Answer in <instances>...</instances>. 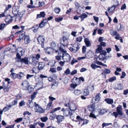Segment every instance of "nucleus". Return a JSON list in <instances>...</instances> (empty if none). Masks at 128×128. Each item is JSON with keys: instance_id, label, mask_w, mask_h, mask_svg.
Instances as JSON below:
<instances>
[{"instance_id": "nucleus-35", "label": "nucleus", "mask_w": 128, "mask_h": 128, "mask_svg": "<svg viewBox=\"0 0 128 128\" xmlns=\"http://www.w3.org/2000/svg\"><path fill=\"white\" fill-rule=\"evenodd\" d=\"M21 56L20 55L19 52L17 53L16 54V57L15 58L16 61L18 62V60H21Z\"/></svg>"}, {"instance_id": "nucleus-55", "label": "nucleus", "mask_w": 128, "mask_h": 128, "mask_svg": "<svg viewBox=\"0 0 128 128\" xmlns=\"http://www.w3.org/2000/svg\"><path fill=\"white\" fill-rule=\"evenodd\" d=\"M6 25L5 24L1 23L0 25V30H2Z\"/></svg>"}, {"instance_id": "nucleus-36", "label": "nucleus", "mask_w": 128, "mask_h": 128, "mask_svg": "<svg viewBox=\"0 0 128 128\" xmlns=\"http://www.w3.org/2000/svg\"><path fill=\"white\" fill-rule=\"evenodd\" d=\"M17 77L18 78L20 79L24 76V73L22 72H19L17 74Z\"/></svg>"}, {"instance_id": "nucleus-48", "label": "nucleus", "mask_w": 128, "mask_h": 128, "mask_svg": "<svg viewBox=\"0 0 128 128\" xmlns=\"http://www.w3.org/2000/svg\"><path fill=\"white\" fill-rule=\"evenodd\" d=\"M104 72L105 74H106L110 73L111 71L109 69L105 68L104 70Z\"/></svg>"}, {"instance_id": "nucleus-29", "label": "nucleus", "mask_w": 128, "mask_h": 128, "mask_svg": "<svg viewBox=\"0 0 128 128\" xmlns=\"http://www.w3.org/2000/svg\"><path fill=\"white\" fill-rule=\"evenodd\" d=\"M3 83L4 85L3 87V90L5 92H8L9 90V89L10 88V87L8 86H5V83L4 82H3Z\"/></svg>"}, {"instance_id": "nucleus-25", "label": "nucleus", "mask_w": 128, "mask_h": 128, "mask_svg": "<svg viewBox=\"0 0 128 128\" xmlns=\"http://www.w3.org/2000/svg\"><path fill=\"white\" fill-rule=\"evenodd\" d=\"M94 54V53L93 52L91 51H89L86 54V56H88V58H92Z\"/></svg>"}, {"instance_id": "nucleus-43", "label": "nucleus", "mask_w": 128, "mask_h": 128, "mask_svg": "<svg viewBox=\"0 0 128 128\" xmlns=\"http://www.w3.org/2000/svg\"><path fill=\"white\" fill-rule=\"evenodd\" d=\"M40 119L42 122H46L48 120V118L46 116L40 118Z\"/></svg>"}, {"instance_id": "nucleus-37", "label": "nucleus", "mask_w": 128, "mask_h": 128, "mask_svg": "<svg viewBox=\"0 0 128 128\" xmlns=\"http://www.w3.org/2000/svg\"><path fill=\"white\" fill-rule=\"evenodd\" d=\"M10 76L12 79H15L17 78V74L14 72H12Z\"/></svg>"}, {"instance_id": "nucleus-33", "label": "nucleus", "mask_w": 128, "mask_h": 128, "mask_svg": "<svg viewBox=\"0 0 128 128\" xmlns=\"http://www.w3.org/2000/svg\"><path fill=\"white\" fill-rule=\"evenodd\" d=\"M76 81L78 82V84H80V80H82V82H84V78L82 77H80L79 78H76Z\"/></svg>"}, {"instance_id": "nucleus-61", "label": "nucleus", "mask_w": 128, "mask_h": 128, "mask_svg": "<svg viewBox=\"0 0 128 128\" xmlns=\"http://www.w3.org/2000/svg\"><path fill=\"white\" fill-rule=\"evenodd\" d=\"M77 60L74 58H73L72 60V61L71 62V65H73L75 63L77 62Z\"/></svg>"}, {"instance_id": "nucleus-63", "label": "nucleus", "mask_w": 128, "mask_h": 128, "mask_svg": "<svg viewBox=\"0 0 128 128\" xmlns=\"http://www.w3.org/2000/svg\"><path fill=\"white\" fill-rule=\"evenodd\" d=\"M49 99L50 100V101L52 102V101L56 100V98H55L50 96L49 97Z\"/></svg>"}, {"instance_id": "nucleus-13", "label": "nucleus", "mask_w": 128, "mask_h": 128, "mask_svg": "<svg viewBox=\"0 0 128 128\" xmlns=\"http://www.w3.org/2000/svg\"><path fill=\"white\" fill-rule=\"evenodd\" d=\"M100 94L98 93L96 94V95L95 96V98L93 97L92 100V102L93 101V100L94 99L95 101L96 102H98L100 100Z\"/></svg>"}, {"instance_id": "nucleus-14", "label": "nucleus", "mask_w": 128, "mask_h": 128, "mask_svg": "<svg viewBox=\"0 0 128 128\" xmlns=\"http://www.w3.org/2000/svg\"><path fill=\"white\" fill-rule=\"evenodd\" d=\"M117 112L118 113V114L120 116L122 115V106L119 105L116 108Z\"/></svg>"}, {"instance_id": "nucleus-28", "label": "nucleus", "mask_w": 128, "mask_h": 128, "mask_svg": "<svg viewBox=\"0 0 128 128\" xmlns=\"http://www.w3.org/2000/svg\"><path fill=\"white\" fill-rule=\"evenodd\" d=\"M61 58H62V52L61 53V51H60L58 53V55L56 56L55 58L57 60H60Z\"/></svg>"}, {"instance_id": "nucleus-51", "label": "nucleus", "mask_w": 128, "mask_h": 128, "mask_svg": "<svg viewBox=\"0 0 128 128\" xmlns=\"http://www.w3.org/2000/svg\"><path fill=\"white\" fill-rule=\"evenodd\" d=\"M75 4L76 7L77 8H82L80 6V5L77 2H75Z\"/></svg>"}, {"instance_id": "nucleus-20", "label": "nucleus", "mask_w": 128, "mask_h": 128, "mask_svg": "<svg viewBox=\"0 0 128 128\" xmlns=\"http://www.w3.org/2000/svg\"><path fill=\"white\" fill-rule=\"evenodd\" d=\"M84 42L87 47H90L91 46L90 42L88 38H85L84 39Z\"/></svg>"}, {"instance_id": "nucleus-60", "label": "nucleus", "mask_w": 128, "mask_h": 128, "mask_svg": "<svg viewBox=\"0 0 128 128\" xmlns=\"http://www.w3.org/2000/svg\"><path fill=\"white\" fill-rule=\"evenodd\" d=\"M17 101L16 99L14 100L12 102V104L13 106H15L16 105L17 103Z\"/></svg>"}, {"instance_id": "nucleus-32", "label": "nucleus", "mask_w": 128, "mask_h": 128, "mask_svg": "<svg viewBox=\"0 0 128 128\" xmlns=\"http://www.w3.org/2000/svg\"><path fill=\"white\" fill-rule=\"evenodd\" d=\"M52 101H50V102H49V103H48L46 106V110H48L50 109H52Z\"/></svg>"}, {"instance_id": "nucleus-18", "label": "nucleus", "mask_w": 128, "mask_h": 128, "mask_svg": "<svg viewBox=\"0 0 128 128\" xmlns=\"http://www.w3.org/2000/svg\"><path fill=\"white\" fill-rule=\"evenodd\" d=\"M45 66V64L43 62H40L38 64V68L40 70H42L44 68Z\"/></svg>"}, {"instance_id": "nucleus-16", "label": "nucleus", "mask_w": 128, "mask_h": 128, "mask_svg": "<svg viewBox=\"0 0 128 128\" xmlns=\"http://www.w3.org/2000/svg\"><path fill=\"white\" fill-rule=\"evenodd\" d=\"M56 118L57 120V122L59 124L64 120V118L63 116L58 115L56 116Z\"/></svg>"}, {"instance_id": "nucleus-47", "label": "nucleus", "mask_w": 128, "mask_h": 128, "mask_svg": "<svg viewBox=\"0 0 128 128\" xmlns=\"http://www.w3.org/2000/svg\"><path fill=\"white\" fill-rule=\"evenodd\" d=\"M110 34L113 35H117L118 32L116 31H114L112 30H111L110 31Z\"/></svg>"}, {"instance_id": "nucleus-34", "label": "nucleus", "mask_w": 128, "mask_h": 128, "mask_svg": "<svg viewBox=\"0 0 128 128\" xmlns=\"http://www.w3.org/2000/svg\"><path fill=\"white\" fill-rule=\"evenodd\" d=\"M124 26L121 24H120L119 26H117V30L118 31L123 30H124Z\"/></svg>"}, {"instance_id": "nucleus-26", "label": "nucleus", "mask_w": 128, "mask_h": 128, "mask_svg": "<svg viewBox=\"0 0 128 128\" xmlns=\"http://www.w3.org/2000/svg\"><path fill=\"white\" fill-rule=\"evenodd\" d=\"M18 52L20 53V55L22 56L24 54L25 51L24 49H23L22 47H20L18 48L17 49Z\"/></svg>"}, {"instance_id": "nucleus-53", "label": "nucleus", "mask_w": 128, "mask_h": 128, "mask_svg": "<svg viewBox=\"0 0 128 128\" xmlns=\"http://www.w3.org/2000/svg\"><path fill=\"white\" fill-rule=\"evenodd\" d=\"M23 118H17L15 120V122L17 123H18L21 122Z\"/></svg>"}, {"instance_id": "nucleus-46", "label": "nucleus", "mask_w": 128, "mask_h": 128, "mask_svg": "<svg viewBox=\"0 0 128 128\" xmlns=\"http://www.w3.org/2000/svg\"><path fill=\"white\" fill-rule=\"evenodd\" d=\"M54 10L56 13L58 14L60 11V8L56 7L54 9Z\"/></svg>"}, {"instance_id": "nucleus-3", "label": "nucleus", "mask_w": 128, "mask_h": 128, "mask_svg": "<svg viewBox=\"0 0 128 128\" xmlns=\"http://www.w3.org/2000/svg\"><path fill=\"white\" fill-rule=\"evenodd\" d=\"M21 87L23 90H28L29 92L30 91H32L33 90L32 88L30 87L31 89L32 90H29V88L30 86H29V84L28 82L26 80H24L23 81L21 84Z\"/></svg>"}, {"instance_id": "nucleus-39", "label": "nucleus", "mask_w": 128, "mask_h": 128, "mask_svg": "<svg viewBox=\"0 0 128 128\" xmlns=\"http://www.w3.org/2000/svg\"><path fill=\"white\" fill-rule=\"evenodd\" d=\"M40 27L38 24H36L35 27L32 28V30L34 32H36L38 30L39 27Z\"/></svg>"}, {"instance_id": "nucleus-62", "label": "nucleus", "mask_w": 128, "mask_h": 128, "mask_svg": "<svg viewBox=\"0 0 128 128\" xmlns=\"http://www.w3.org/2000/svg\"><path fill=\"white\" fill-rule=\"evenodd\" d=\"M113 7L111 8L109 7L108 8V10L109 12H112L114 10V8L112 9Z\"/></svg>"}, {"instance_id": "nucleus-41", "label": "nucleus", "mask_w": 128, "mask_h": 128, "mask_svg": "<svg viewBox=\"0 0 128 128\" xmlns=\"http://www.w3.org/2000/svg\"><path fill=\"white\" fill-rule=\"evenodd\" d=\"M89 91L88 89H86L84 90V96H87L89 95Z\"/></svg>"}, {"instance_id": "nucleus-42", "label": "nucleus", "mask_w": 128, "mask_h": 128, "mask_svg": "<svg viewBox=\"0 0 128 128\" xmlns=\"http://www.w3.org/2000/svg\"><path fill=\"white\" fill-rule=\"evenodd\" d=\"M106 54V51L102 50L100 53V54L99 56V57L100 58L102 55H103L104 56H105Z\"/></svg>"}, {"instance_id": "nucleus-56", "label": "nucleus", "mask_w": 128, "mask_h": 128, "mask_svg": "<svg viewBox=\"0 0 128 128\" xmlns=\"http://www.w3.org/2000/svg\"><path fill=\"white\" fill-rule=\"evenodd\" d=\"M116 80V77L115 76H114L111 77L110 78L109 80V81L110 82H112Z\"/></svg>"}, {"instance_id": "nucleus-31", "label": "nucleus", "mask_w": 128, "mask_h": 128, "mask_svg": "<svg viewBox=\"0 0 128 128\" xmlns=\"http://www.w3.org/2000/svg\"><path fill=\"white\" fill-rule=\"evenodd\" d=\"M88 16L87 14H82L81 15L79 16V17L81 19V21H82L84 20V18H86Z\"/></svg>"}, {"instance_id": "nucleus-21", "label": "nucleus", "mask_w": 128, "mask_h": 128, "mask_svg": "<svg viewBox=\"0 0 128 128\" xmlns=\"http://www.w3.org/2000/svg\"><path fill=\"white\" fill-rule=\"evenodd\" d=\"M12 20L11 17L10 15L8 16L5 18V21L8 24L12 22Z\"/></svg>"}, {"instance_id": "nucleus-2", "label": "nucleus", "mask_w": 128, "mask_h": 128, "mask_svg": "<svg viewBox=\"0 0 128 128\" xmlns=\"http://www.w3.org/2000/svg\"><path fill=\"white\" fill-rule=\"evenodd\" d=\"M74 108H72V107L71 108H69L64 109V108H62V111L63 112V114L64 116H70L72 114V110L75 111L76 110V106L73 105Z\"/></svg>"}, {"instance_id": "nucleus-59", "label": "nucleus", "mask_w": 128, "mask_h": 128, "mask_svg": "<svg viewBox=\"0 0 128 128\" xmlns=\"http://www.w3.org/2000/svg\"><path fill=\"white\" fill-rule=\"evenodd\" d=\"M126 75V73L124 72H122V75L120 76V78H124Z\"/></svg>"}, {"instance_id": "nucleus-15", "label": "nucleus", "mask_w": 128, "mask_h": 128, "mask_svg": "<svg viewBox=\"0 0 128 128\" xmlns=\"http://www.w3.org/2000/svg\"><path fill=\"white\" fill-rule=\"evenodd\" d=\"M92 103L93 104L89 106L88 107V108L89 111L92 112H93L94 111L96 108L94 105L95 102H92Z\"/></svg>"}, {"instance_id": "nucleus-10", "label": "nucleus", "mask_w": 128, "mask_h": 128, "mask_svg": "<svg viewBox=\"0 0 128 128\" xmlns=\"http://www.w3.org/2000/svg\"><path fill=\"white\" fill-rule=\"evenodd\" d=\"M51 48L54 50L56 52H58V46L56 45L54 42H52L51 44Z\"/></svg>"}, {"instance_id": "nucleus-19", "label": "nucleus", "mask_w": 128, "mask_h": 128, "mask_svg": "<svg viewBox=\"0 0 128 128\" xmlns=\"http://www.w3.org/2000/svg\"><path fill=\"white\" fill-rule=\"evenodd\" d=\"M26 104L27 105V106L30 108H32L34 106V104H33L32 100H28L26 103Z\"/></svg>"}, {"instance_id": "nucleus-5", "label": "nucleus", "mask_w": 128, "mask_h": 128, "mask_svg": "<svg viewBox=\"0 0 128 128\" xmlns=\"http://www.w3.org/2000/svg\"><path fill=\"white\" fill-rule=\"evenodd\" d=\"M80 44L78 43H75L72 47L69 48V50L73 52H76L80 48Z\"/></svg>"}, {"instance_id": "nucleus-45", "label": "nucleus", "mask_w": 128, "mask_h": 128, "mask_svg": "<svg viewBox=\"0 0 128 128\" xmlns=\"http://www.w3.org/2000/svg\"><path fill=\"white\" fill-rule=\"evenodd\" d=\"M74 92L76 95H78L81 93V91L80 90H75Z\"/></svg>"}, {"instance_id": "nucleus-23", "label": "nucleus", "mask_w": 128, "mask_h": 128, "mask_svg": "<svg viewBox=\"0 0 128 128\" xmlns=\"http://www.w3.org/2000/svg\"><path fill=\"white\" fill-rule=\"evenodd\" d=\"M46 15L44 12H40L39 14H37V18H40L42 17H44Z\"/></svg>"}, {"instance_id": "nucleus-27", "label": "nucleus", "mask_w": 128, "mask_h": 128, "mask_svg": "<svg viewBox=\"0 0 128 128\" xmlns=\"http://www.w3.org/2000/svg\"><path fill=\"white\" fill-rule=\"evenodd\" d=\"M99 110H100L99 111V114H103L106 113L107 112H108L107 110H107L105 108H102Z\"/></svg>"}, {"instance_id": "nucleus-57", "label": "nucleus", "mask_w": 128, "mask_h": 128, "mask_svg": "<svg viewBox=\"0 0 128 128\" xmlns=\"http://www.w3.org/2000/svg\"><path fill=\"white\" fill-rule=\"evenodd\" d=\"M82 39V36H79L76 38V40L77 41L80 42Z\"/></svg>"}, {"instance_id": "nucleus-30", "label": "nucleus", "mask_w": 128, "mask_h": 128, "mask_svg": "<svg viewBox=\"0 0 128 128\" xmlns=\"http://www.w3.org/2000/svg\"><path fill=\"white\" fill-rule=\"evenodd\" d=\"M102 46H100V45H99L98 46V47L97 48L96 51V53H100L102 50Z\"/></svg>"}, {"instance_id": "nucleus-6", "label": "nucleus", "mask_w": 128, "mask_h": 128, "mask_svg": "<svg viewBox=\"0 0 128 128\" xmlns=\"http://www.w3.org/2000/svg\"><path fill=\"white\" fill-rule=\"evenodd\" d=\"M37 40L38 44H40L42 48H44V43L45 41V38L44 36L42 35H39L37 38Z\"/></svg>"}, {"instance_id": "nucleus-11", "label": "nucleus", "mask_w": 128, "mask_h": 128, "mask_svg": "<svg viewBox=\"0 0 128 128\" xmlns=\"http://www.w3.org/2000/svg\"><path fill=\"white\" fill-rule=\"evenodd\" d=\"M48 21L47 18L43 20L39 24L40 27L41 28H43L47 24Z\"/></svg>"}, {"instance_id": "nucleus-38", "label": "nucleus", "mask_w": 128, "mask_h": 128, "mask_svg": "<svg viewBox=\"0 0 128 128\" xmlns=\"http://www.w3.org/2000/svg\"><path fill=\"white\" fill-rule=\"evenodd\" d=\"M30 4L31 5H28L27 6L28 8H32L36 7L35 6H32L33 4V2L32 0H30Z\"/></svg>"}, {"instance_id": "nucleus-49", "label": "nucleus", "mask_w": 128, "mask_h": 128, "mask_svg": "<svg viewBox=\"0 0 128 128\" xmlns=\"http://www.w3.org/2000/svg\"><path fill=\"white\" fill-rule=\"evenodd\" d=\"M70 70L69 68H67L64 72V74L66 75L69 74L70 73Z\"/></svg>"}, {"instance_id": "nucleus-54", "label": "nucleus", "mask_w": 128, "mask_h": 128, "mask_svg": "<svg viewBox=\"0 0 128 128\" xmlns=\"http://www.w3.org/2000/svg\"><path fill=\"white\" fill-rule=\"evenodd\" d=\"M63 19V18L62 17L60 18H56L55 19V20L57 22H60Z\"/></svg>"}, {"instance_id": "nucleus-22", "label": "nucleus", "mask_w": 128, "mask_h": 128, "mask_svg": "<svg viewBox=\"0 0 128 128\" xmlns=\"http://www.w3.org/2000/svg\"><path fill=\"white\" fill-rule=\"evenodd\" d=\"M24 42L26 44H28L30 42V40L28 35H26L24 38Z\"/></svg>"}, {"instance_id": "nucleus-40", "label": "nucleus", "mask_w": 128, "mask_h": 128, "mask_svg": "<svg viewBox=\"0 0 128 128\" xmlns=\"http://www.w3.org/2000/svg\"><path fill=\"white\" fill-rule=\"evenodd\" d=\"M58 85V84L56 82L53 83L52 84V88L53 89L55 88Z\"/></svg>"}, {"instance_id": "nucleus-12", "label": "nucleus", "mask_w": 128, "mask_h": 128, "mask_svg": "<svg viewBox=\"0 0 128 128\" xmlns=\"http://www.w3.org/2000/svg\"><path fill=\"white\" fill-rule=\"evenodd\" d=\"M21 62L22 63H24L26 64H28V58L27 57H24L22 58L21 60H18V62Z\"/></svg>"}, {"instance_id": "nucleus-44", "label": "nucleus", "mask_w": 128, "mask_h": 128, "mask_svg": "<svg viewBox=\"0 0 128 128\" xmlns=\"http://www.w3.org/2000/svg\"><path fill=\"white\" fill-rule=\"evenodd\" d=\"M37 94V92H34L31 95V98L32 100L36 97V96Z\"/></svg>"}, {"instance_id": "nucleus-7", "label": "nucleus", "mask_w": 128, "mask_h": 128, "mask_svg": "<svg viewBox=\"0 0 128 128\" xmlns=\"http://www.w3.org/2000/svg\"><path fill=\"white\" fill-rule=\"evenodd\" d=\"M68 38L66 37L63 36L62 38L60 39V43L61 44V46H67L68 44Z\"/></svg>"}, {"instance_id": "nucleus-4", "label": "nucleus", "mask_w": 128, "mask_h": 128, "mask_svg": "<svg viewBox=\"0 0 128 128\" xmlns=\"http://www.w3.org/2000/svg\"><path fill=\"white\" fill-rule=\"evenodd\" d=\"M34 109L35 112L40 113H43L45 111V110L43 109L41 106L38 104H36L35 102L34 103Z\"/></svg>"}, {"instance_id": "nucleus-24", "label": "nucleus", "mask_w": 128, "mask_h": 128, "mask_svg": "<svg viewBox=\"0 0 128 128\" xmlns=\"http://www.w3.org/2000/svg\"><path fill=\"white\" fill-rule=\"evenodd\" d=\"M104 101L108 104H112L114 102L113 100L110 98H106L105 99Z\"/></svg>"}, {"instance_id": "nucleus-64", "label": "nucleus", "mask_w": 128, "mask_h": 128, "mask_svg": "<svg viewBox=\"0 0 128 128\" xmlns=\"http://www.w3.org/2000/svg\"><path fill=\"white\" fill-rule=\"evenodd\" d=\"M25 105V102L24 101H22L19 103V105L20 106H24Z\"/></svg>"}, {"instance_id": "nucleus-50", "label": "nucleus", "mask_w": 128, "mask_h": 128, "mask_svg": "<svg viewBox=\"0 0 128 128\" xmlns=\"http://www.w3.org/2000/svg\"><path fill=\"white\" fill-rule=\"evenodd\" d=\"M90 66L93 70H95L97 68V66L95 64L92 63L90 65Z\"/></svg>"}, {"instance_id": "nucleus-1", "label": "nucleus", "mask_w": 128, "mask_h": 128, "mask_svg": "<svg viewBox=\"0 0 128 128\" xmlns=\"http://www.w3.org/2000/svg\"><path fill=\"white\" fill-rule=\"evenodd\" d=\"M59 50L61 51V53H62V58L63 60L65 62H69L71 60V58L70 55L68 53H66L67 51L63 49L61 46L59 48Z\"/></svg>"}, {"instance_id": "nucleus-9", "label": "nucleus", "mask_w": 128, "mask_h": 128, "mask_svg": "<svg viewBox=\"0 0 128 128\" xmlns=\"http://www.w3.org/2000/svg\"><path fill=\"white\" fill-rule=\"evenodd\" d=\"M124 86L122 84L118 83L116 84L114 88V89L116 90H122Z\"/></svg>"}, {"instance_id": "nucleus-8", "label": "nucleus", "mask_w": 128, "mask_h": 128, "mask_svg": "<svg viewBox=\"0 0 128 128\" xmlns=\"http://www.w3.org/2000/svg\"><path fill=\"white\" fill-rule=\"evenodd\" d=\"M61 108L60 107H58L56 108H54L50 112V113L52 114L50 116V119L51 120H52L54 119L56 117V114H53L54 112H55L60 110Z\"/></svg>"}, {"instance_id": "nucleus-52", "label": "nucleus", "mask_w": 128, "mask_h": 128, "mask_svg": "<svg viewBox=\"0 0 128 128\" xmlns=\"http://www.w3.org/2000/svg\"><path fill=\"white\" fill-rule=\"evenodd\" d=\"M50 71L52 73H55L56 72V68H53L50 69Z\"/></svg>"}, {"instance_id": "nucleus-58", "label": "nucleus", "mask_w": 128, "mask_h": 128, "mask_svg": "<svg viewBox=\"0 0 128 128\" xmlns=\"http://www.w3.org/2000/svg\"><path fill=\"white\" fill-rule=\"evenodd\" d=\"M25 34L24 33H23L22 34H20L19 36V39L20 40H21L25 36Z\"/></svg>"}, {"instance_id": "nucleus-17", "label": "nucleus", "mask_w": 128, "mask_h": 128, "mask_svg": "<svg viewBox=\"0 0 128 128\" xmlns=\"http://www.w3.org/2000/svg\"><path fill=\"white\" fill-rule=\"evenodd\" d=\"M18 9L16 7H14L13 8L12 10V13L14 16H16L18 15Z\"/></svg>"}]
</instances>
